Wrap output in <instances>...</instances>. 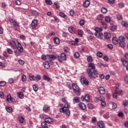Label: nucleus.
<instances>
[{
    "label": "nucleus",
    "instance_id": "de8ad7c7",
    "mask_svg": "<svg viewBox=\"0 0 128 128\" xmlns=\"http://www.w3.org/2000/svg\"><path fill=\"white\" fill-rule=\"evenodd\" d=\"M84 34V32H82V30H78V34L80 36V37L82 36V34Z\"/></svg>",
    "mask_w": 128,
    "mask_h": 128
},
{
    "label": "nucleus",
    "instance_id": "c756f323",
    "mask_svg": "<svg viewBox=\"0 0 128 128\" xmlns=\"http://www.w3.org/2000/svg\"><path fill=\"white\" fill-rule=\"evenodd\" d=\"M94 30H95L96 32H102V28H95Z\"/></svg>",
    "mask_w": 128,
    "mask_h": 128
},
{
    "label": "nucleus",
    "instance_id": "a211bd4d",
    "mask_svg": "<svg viewBox=\"0 0 128 128\" xmlns=\"http://www.w3.org/2000/svg\"><path fill=\"white\" fill-rule=\"evenodd\" d=\"M54 42L56 44H59L60 42V38L58 37H56L54 38Z\"/></svg>",
    "mask_w": 128,
    "mask_h": 128
},
{
    "label": "nucleus",
    "instance_id": "3c124183",
    "mask_svg": "<svg viewBox=\"0 0 128 128\" xmlns=\"http://www.w3.org/2000/svg\"><path fill=\"white\" fill-rule=\"evenodd\" d=\"M84 98L86 102H90V96L88 95H86Z\"/></svg>",
    "mask_w": 128,
    "mask_h": 128
},
{
    "label": "nucleus",
    "instance_id": "09e8293b",
    "mask_svg": "<svg viewBox=\"0 0 128 128\" xmlns=\"http://www.w3.org/2000/svg\"><path fill=\"white\" fill-rule=\"evenodd\" d=\"M35 78L36 80H37L38 81L40 80H42V77H40V75H36L35 76Z\"/></svg>",
    "mask_w": 128,
    "mask_h": 128
},
{
    "label": "nucleus",
    "instance_id": "2f4dec72",
    "mask_svg": "<svg viewBox=\"0 0 128 128\" xmlns=\"http://www.w3.org/2000/svg\"><path fill=\"white\" fill-rule=\"evenodd\" d=\"M97 20H100V22H102V20H104V16H102V15H98L97 16Z\"/></svg>",
    "mask_w": 128,
    "mask_h": 128
},
{
    "label": "nucleus",
    "instance_id": "bb28decb",
    "mask_svg": "<svg viewBox=\"0 0 128 128\" xmlns=\"http://www.w3.org/2000/svg\"><path fill=\"white\" fill-rule=\"evenodd\" d=\"M41 124H42V128H48V124L45 122H42Z\"/></svg>",
    "mask_w": 128,
    "mask_h": 128
},
{
    "label": "nucleus",
    "instance_id": "f8f14e48",
    "mask_svg": "<svg viewBox=\"0 0 128 128\" xmlns=\"http://www.w3.org/2000/svg\"><path fill=\"white\" fill-rule=\"evenodd\" d=\"M94 36L96 38H102V36H104V34L102 32H96L94 33Z\"/></svg>",
    "mask_w": 128,
    "mask_h": 128
},
{
    "label": "nucleus",
    "instance_id": "412c9836",
    "mask_svg": "<svg viewBox=\"0 0 128 128\" xmlns=\"http://www.w3.org/2000/svg\"><path fill=\"white\" fill-rule=\"evenodd\" d=\"M60 58L62 60H66V54L64 53H62L60 54Z\"/></svg>",
    "mask_w": 128,
    "mask_h": 128
},
{
    "label": "nucleus",
    "instance_id": "ddd939ff",
    "mask_svg": "<svg viewBox=\"0 0 128 128\" xmlns=\"http://www.w3.org/2000/svg\"><path fill=\"white\" fill-rule=\"evenodd\" d=\"M78 106L80 108H81V110H86V104L82 102H80L78 104Z\"/></svg>",
    "mask_w": 128,
    "mask_h": 128
},
{
    "label": "nucleus",
    "instance_id": "a19ab883",
    "mask_svg": "<svg viewBox=\"0 0 128 128\" xmlns=\"http://www.w3.org/2000/svg\"><path fill=\"white\" fill-rule=\"evenodd\" d=\"M22 80L23 82H24L26 80V75H23L22 76Z\"/></svg>",
    "mask_w": 128,
    "mask_h": 128
},
{
    "label": "nucleus",
    "instance_id": "774afa93",
    "mask_svg": "<svg viewBox=\"0 0 128 128\" xmlns=\"http://www.w3.org/2000/svg\"><path fill=\"white\" fill-rule=\"evenodd\" d=\"M9 84H14V81L13 78H10L8 80Z\"/></svg>",
    "mask_w": 128,
    "mask_h": 128
},
{
    "label": "nucleus",
    "instance_id": "39448f33",
    "mask_svg": "<svg viewBox=\"0 0 128 128\" xmlns=\"http://www.w3.org/2000/svg\"><path fill=\"white\" fill-rule=\"evenodd\" d=\"M98 92L100 94H106V89L102 86H100L98 88Z\"/></svg>",
    "mask_w": 128,
    "mask_h": 128
},
{
    "label": "nucleus",
    "instance_id": "680f3d73",
    "mask_svg": "<svg viewBox=\"0 0 128 128\" xmlns=\"http://www.w3.org/2000/svg\"><path fill=\"white\" fill-rule=\"evenodd\" d=\"M128 104V100H124L123 102V105L124 106H126Z\"/></svg>",
    "mask_w": 128,
    "mask_h": 128
},
{
    "label": "nucleus",
    "instance_id": "f3484780",
    "mask_svg": "<svg viewBox=\"0 0 128 128\" xmlns=\"http://www.w3.org/2000/svg\"><path fill=\"white\" fill-rule=\"evenodd\" d=\"M112 42L114 44H118V38L116 37H114L112 39Z\"/></svg>",
    "mask_w": 128,
    "mask_h": 128
},
{
    "label": "nucleus",
    "instance_id": "5fc2aeb1",
    "mask_svg": "<svg viewBox=\"0 0 128 128\" xmlns=\"http://www.w3.org/2000/svg\"><path fill=\"white\" fill-rule=\"evenodd\" d=\"M79 24H80V26H84V20H80L79 22Z\"/></svg>",
    "mask_w": 128,
    "mask_h": 128
},
{
    "label": "nucleus",
    "instance_id": "13d9d810",
    "mask_svg": "<svg viewBox=\"0 0 128 128\" xmlns=\"http://www.w3.org/2000/svg\"><path fill=\"white\" fill-rule=\"evenodd\" d=\"M116 103L112 104V108L113 110H116Z\"/></svg>",
    "mask_w": 128,
    "mask_h": 128
},
{
    "label": "nucleus",
    "instance_id": "2eb2a0df",
    "mask_svg": "<svg viewBox=\"0 0 128 128\" xmlns=\"http://www.w3.org/2000/svg\"><path fill=\"white\" fill-rule=\"evenodd\" d=\"M90 4V2L88 0H86L84 2L83 6L84 8H88Z\"/></svg>",
    "mask_w": 128,
    "mask_h": 128
},
{
    "label": "nucleus",
    "instance_id": "20e7f679",
    "mask_svg": "<svg viewBox=\"0 0 128 128\" xmlns=\"http://www.w3.org/2000/svg\"><path fill=\"white\" fill-rule=\"evenodd\" d=\"M72 87L73 88V92L76 94V95L80 96L82 94V90H80V88L75 84H72Z\"/></svg>",
    "mask_w": 128,
    "mask_h": 128
},
{
    "label": "nucleus",
    "instance_id": "9d476101",
    "mask_svg": "<svg viewBox=\"0 0 128 128\" xmlns=\"http://www.w3.org/2000/svg\"><path fill=\"white\" fill-rule=\"evenodd\" d=\"M44 122L47 124H52L54 122V119L48 117L44 119Z\"/></svg>",
    "mask_w": 128,
    "mask_h": 128
},
{
    "label": "nucleus",
    "instance_id": "4468645a",
    "mask_svg": "<svg viewBox=\"0 0 128 128\" xmlns=\"http://www.w3.org/2000/svg\"><path fill=\"white\" fill-rule=\"evenodd\" d=\"M73 102L74 104H78L80 102V98L78 96H76L73 99Z\"/></svg>",
    "mask_w": 128,
    "mask_h": 128
},
{
    "label": "nucleus",
    "instance_id": "8fccbe9b",
    "mask_svg": "<svg viewBox=\"0 0 128 128\" xmlns=\"http://www.w3.org/2000/svg\"><path fill=\"white\" fill-rule=\"evenodd\" d=\"M33 90H34V92H38V86H36V84L33 85Z\"/></svg>",
    "mask_w": 128,
    "mask_h": 128
},
{
    "label": "nucleus",
    "instance_id": "0eeeda50",
    "mask_svg": "<svg viewBox=\"0 0 128 128\" xmlns=\"http://www.w3.org/2000/svg\"><path fill=\"white\" fill-rule=\"evenodd\" d=\"M122 92V91L121 90H116L115 92L113 94V97L114 98H118V94H120Z\"/></svg>",
    "mask_w": 128,
    "mask_h": 128
},
{
    "label": "nucleus",
    "instance_id": "1a4fd4ad",
    "mask_svg": "<svg viewBox=\"0 0 128 128\" xmlns=\"http://www.w3.org/2000/svg\"><path fill=\"white\" fill-rule=\"evenodd\" d=\"M31 26L32 28H36L38 26V20H34L32 21Z\"/></svg>",
    "mask_w": 128,
    "mask_h": 128
},
{
    "label": "nucleus",
    "instance_id": "052dcab7",
    "mask_svg": "<svg viewBox=\"0 0 128 128\" xmlns=\"http://www.w3.org/2000/svg\"><path fill=\"white\" fill-rule=\"evenodd\" d=\"M62 36L64 38H66V36H68V33H66V32H63Z\"/></svg>",
    "mask_w": 128,
    "mask_h": 128
},
{
    "label": "nucleus",
    "instance_id": "cd10ccee",
    "mask_svg": "<svg viewBox=\"0 0 128 128\" xmlns=\"http://www.w3.org/2000/svg\"><path fill=\"white\" fill-rule=\"evenodd\" d=\"M18 120L20 124H24V117L20 116L18 118Z\"/></svg>",
    "mask_w": 128,
    "mask_h": 128
},
{
    "label": "nucleus",
    "instance_id": "f03ea898",
    "mask_svg": "<svg viewBox=\"0 0 128 128\" xmlns=\"http://www.w3.org/2000/svg\"><path fill=\"white\" fill-rule=\"evenodd\" d=\"M10 46H11L12 48H17L18 50L20 52H24L22 46V44H20V42H18V40H12L10 42Z\"/></svg>",
    "mask_w": 128,
    "mask_h": 128
},
{
    "label": "nucleus",
    "instance_id": "e433bc0d",
    "mask_svg": "<svg viewBox=\"0 0 128 128\" xmlns=\"http://www.w3.org/2000/svg\"><path fill=\"white\" fill-rule=\"evenodd\" d=\"M120 46L121 48H124V46H126V42H124V41L120 42Z\"/></svg>",
    "mask_w": 128,
    "mask_h": 128
},
{
    "label": "nucleus",
    "instance_id": "c03bdc74",
    "mask_svg": "<svg viewBox=\"0 0 128 128\" xmlns=\"http://www.w3.org/2000/svg\"><path fill=\"white\" fill-rule=\"evenodd\" d=\"M88 108H90V110H92L94 108V106H92V104H88L87 106Z\"/></svg>",
    "mask_w": 128,
    "mask_h": 128
},
{
    "label": "nucleus",
    "instance_id": "9b49d317",
    "mask_svg": "<svg viewBox=\"0 0 128 128\" xmlns=\"http://www.w3.org/2000/svg\"><path fill=\"white\" fill-rule=\"evenodd\" d=\"M6 100L9 102H14V98H12L10 94L7 96Z\"/></svg>",
    "mask_w": 128,
    "mask_h": 128
},
{
    "label": "nucleus",
    "instance_id": "5701e85b",
    "mask_svg": "<svg viewBox=\"0 0 128 128\" xmlns=\"http://www.w3.org/2000/svg\"><path fill=\"white\" fill-rule=\"evenodd\" d=\"M44 68H46V69L49 68L50 63L48 62H44Z\"/></svg>",
    "mask_w": 128,
    "mask_h": 128
},
{
    "label": "nucleus",
    "instance_id": "4be33fe9",
    "mask_svg": "<svg viewBox=\"0 0 128 128\" xmlns=\"http://www.w3.org/2000/svg\"><path fill=\"white\" fill-rule=\"evenodd\" d=\"M59 15L60 16L63 18H68V16H66V14H64V13L62 12H60L59 14Z\"/></svg>",
    "mask_w": 128,
    "mask_h": 128
},
{
    "label": "nucleus",
    "instance_id": "69168bd1",
    "mask_svg": "<svg viewBox=\"0 0 128 128\" xmlns=\"http://www.w3.org/2000/svg\"><path fill=\"white\" fill-rule=\"evenodd\" d=\"M118 116H120V118H122V116H124V113H122V112H119Z\"/></svg>",
    "mask_w": 128,
    "mask_h": 128
},
{
    "label": "nucleus",
    "instance_id": "f704fd0d",
    "mask_svg": "<svg viewBox=\"0 0 128 128\" xmlns=\"http://www.w3.org/2000/svg\"><path fill=\"white\" fill-rule=\"evenodd\" d=\"M6 110L8 112H12V108L8 106L6 107Z\"/></svg>",
    "mask_w": 128,
    "mask_h": 128
},
{
    "label": "nucleus",
    "instance_id": "ea45409f",
    "mask_svg": "<svg viewBox=\"0 0 128 128\" xmlns=\"http://www.w3.org/2000/svg\"><path fill=\"white\" fill-rule=\"evenodd\" d=\"M96 56H98V58H102V52H98L96 53Z\"/></svg>",
    "mask_w": 128,
    "mask_h": 128
},
{
    "label": "nucleus",
    "instance_id": "7ed1b4c3",
    "mask_svg": "<svg viewBox=\"0 0 128 128\" xmlns=\"http://www.w3.org/2000/svg\"><path fill=\"white\" fill-rule=\"evenodd\" d=\"M62 100L64 102H65L64 106L60 109V112H64L66 116H70V111L68 110V103L66 101V99L62 98Z\"/></svg>",
    "mask_w": 128,
    "mask_h": 128
},
{
    "label": "nucleus",
    "instance_id": "603ef678",
    "mask_svg": "<svg viewBox=\"0 0 128 128\" xmlns=\"http://www.w3.org/2000/svg\"><path fill=\"white\" fill-rule=\"evenodd\" d=\"M68 31L70 34H72L74 32V27H70L68 28Z\"/></svg>",
    "mask_w": 128,
    "mask_h": 128
},
{
    "label": "nucleus",
    "instance_id": "c9c22d12",
    "mask_svg": "<svg viewBox=\"0 0 128 128\" xmlns=\"http://www.w3.org/2000/svg\"><path fill=\"white\" fill-rule=\"evenodd\" d=\"M101 10L102 14H106V12H108V9H106V8H102Z\"/></svg>",
    "mask_w": 128,
    "mask_h": 128
},
{
    "label": "nucleus",
    "instance_id": "aec40b11",
    "mask_svg": "<svg viewBox=\"0 0 128 128\" xmlns=\"http://www.w3.org/2000/svg\"><path fill=\"white\" fill-rule=\"evenodd\" d=\"M43 110L44 112H48L50 110V106L48 105H45L44 106Z\"/></svg>",
    "mask_w": 128,
    "mask_h": 128
},
{
    "label": "nucleus",
    "instance_id": "dca6fc26",
    "mask_svg": "<svg viewBox=\"0 0 128 128\" xmlns=\"http://www.w3.org/2000/svg\"><path fill=\"white\" fill-rule=\"evenodd\" d=\"M47 56H48V60H54L56 58V56L52 54H48Z\"/></svg>",
    "mask_w": 128,
    "mask_h": 128
},
{
    "label": "nucleus",
    "instance_id": "f257e3e1",
    "mask_svg": "<svg viewBox=\"0 0 128 128\" xmlns=\"http://www.w3.org/2000/svg\"><path fill=\"white\" fill-rule=\"evenodd\" d=\"M87 73L90 78H98V71L96 68V65L93 63H89L87 68Z\"/></svg>",
    "mask_w": 128,
    "mask_h": 128
},
{
    "label": "nucleus",
    "instance_id": "6ab92c4d",
    "mask_svg": "<svg viewBox=\"0 0 128 128\" xmlns=\"http://www.w3.org/2000/svg\"><path fill=\"white\" fill-rule=\"evenodd\" d=\"M42 78L44 80H46L48 82H50V77L48 76L44 75L42 76Z\"/></svg>",
    "mask_w": 128,
    "mask_h": 128
},
{
    "label": "nucleus",
    "instance_id": "423d86ee",
    "mask_svg": "<svg viewBox=\"0 0 128 128\" xmlns=\"http://www.w3.org/2000/svg\"><path fill=\"white\" fill-rule=\"evenodd\" d=\"M81 82L85 84V86H88L90 82L88 80H86V78L84 77L81 78L80 80Z\"/></svg>",
    "mask_w": 128,
    "mask_h": 128
},
{
    "label": "nucleus",
    "instance_id": "7c9ffc66",
    "mask_svg": "<svg viewBox=\"0 0 128 128\" xmlns=\"http://www.w3.org/2000/svg\"><path fill=\"white\" fill-rule=\"evenodd\" d=\"M97 100H100V102H104V97L100 96L96 98Z\"/></svg>",
    "mask_w": 128,
    "mask_h": 128
},
{
    "label": "nucleus",
    "instance_id": "49530a36",
    "mask_svg": "<svg viewBox=\"0 0 128 128\" xmlns=\"http://www.w3.org/2000/svg\"><path fill=\"white\" fill-rule=\"evenodd\" d=\"M40 118H42V120H44V118H46V115L45 114H40Z\"/></svg>",
    "mask_w": 128,
    "mask_h": 128
},
{
    "label": "nucleus",
    "instance_id": "0e129e2a",
    "mask_svg": "<svg viewBox=\"0 0 128 128\" xmlns=\"http://www.w3.org/2000/svg\"><path fill=\"white\" fill-rule=\"evenodd\" d=\"M70 16H74V14L76 13L74 12V10H71L70 11Z\"/></svg>",
    "mask_w": 128,
    "mask_h": 128
},
{
    "label": "nucleus",
    "instance_id": "79ce46f5",
    "mask_svg": "<svg viewBox=\"0 0 128 128\" xmlns=\"http://www.w3.org/2000/svg\"><path fill=\"white\" fill-rule=\"evenodd\" d=\"M122 25L123 26H124V28H128V24H126V22L124 21H123L122 22Z\"/></svg>",
    "mask_w": 128,
    "mask_h": 128
},
{
    "label": "nucleus",
    "instance_id": "72a5a7b5",
    "mask_svg": "<svg viewBox=\"0 0 128 128\" xmlns=\"http://www.w3.org/2000/svg\"><path fill=\"white\" fill-rule=\"evenodd\" d=\"M32 14H34L35 16H38V12L36 10H30Z\"/></svg>",
    "mask_w": 128,
    "mask_h": 128
},
{
    "label": "nucleus",
    "instance_id": "e2e57ef3",
    "mask_svg": "<svg viewBox=\"0 0 128 128\" xmlns=\"http://www.w3.org/2000/svg\"><path fill=\"white\" fill-rule=\"evenodd\" d=\"M107 48H110V50H112V44H108L107 45Z\"/></svg>",
    "mask_w": 128,
    "mask_h": 128
},
{
    "label": "nucleus",
    "instance_id": "bf43d9fd",
    "mask_svg": "<svg viewBox=\"0 0 128 128\" xmlns=\"http://www.w3.org/2000/svg\"><path fill=\"white\" fill-rule=\"evenodd\" d=\"M46 3L47 4H52V2L50 0H46Z\"/></svg>",
    "mask_w": 128,
    "mask_h": 128
},
{
    "label": "nucleus",
    "instance_id": "4c0bfd02",
    "mask_svg": "<svg viewBox=\"0 0 128 128\" xmlns=\"http://www.w3.org/2000/svg\"><path fill=\"white\" fill-rule=\"evenodd\" d=\"M110 20H111L110 17L108 16H106L105 17V20L106 22H110Z\"/></svg>",
    "mask_w": 128,
    "mask_h": 128
},
{
    "label": "nucleus",
    "instance_id": "c85d7f7f",
    "mask_svg": "<svg viewBox=\"0 0 128 128\" xmlns=\"http://www.w3.org/2000/svg\"><path fill=\"white\" fill-rule=\"evenodd\" d=\"M87 60L88 62H94V59H92V56H89L87 58Z\"/></svg>",
    "mask_w": 128,
    "mask_h": 128
},
{
    "label": "nucleus",
    "instance_id": "473e14b6",
    "mask_svg": "<svg viewBox=\"0 0 128 128\" xmlns=\"http://www.w3.org/2000/svg\"><path fill=\"white\" fill-rule=\"evenodd\" d=\"M118 40H119L120 42H126V40L124 39V36H119Z\"/></svg>",
    "mask_w": 128,
    "mask_h": 128
},
{
    "label": "nucleus",
    "instance_id": "393cba45",
    "mask_svg": "<svg viewBox=\"0 0 128 128\" xmlns=\"http://www.w3.org/2000/svg\"><path fill=\"white\" fill-rule=\"evenodd\" d=\"M104 36L106 38H110V34L108 32H106L104 34Z\"/></svg>",
    "mask_w": 128,
    "mask_h": 128
},
{
    "label": "nucleus",
    "instance_id": "a878e982",
    "mask_svg": "<svg viewBox=\"0 0 128 128\" xmlns=\"http://www.w3.org/2000/svg\"><path fill=\"white\" fill-rule=\"evenodd\" d=\"M18 96L19 98L22 100V98H24V92H20L19 93H18Z\"/></svg>",
    "mask_w": 128,
    "mask_h": 128
},
{
    "label": "nucleus",
    "instance_id": "a18cd8bd",
    "mask_svg": "<svg viewBox=\"0 0 128 128\" xmlns=\"http://www.w3.org/2000/svg\"><path fill=\"white\" fill-rule=\"evenodd\" d=\"M7 52H8V54H14V52H13L12 50V49H10V48H8V49H7Z\"/></svg>",
    "mask_w": 128,
    "mask_h": 128
},
{
    "label": "nucleus",
    "instance_id": "4d7b16f0",
    "mask_svg": "<svg viewBox=\"0 0 128 128\" xmlns=\"http://www.w3.org/2000/svg\"><path fill=\"white\" fill-rule=\"evenodd\" d=\"M18 62L22 66H24V61L22 60H18Z\"/></svg>",
    "mask_w": 128,
    "mask_h": 128
},
{
    "label": "nucleus",
    "instance_id": "6e6d98bb",
    "mask_svg": "<svg viewBox=\"0 0 128 128\" xmlns=\"http://www.w3.org/2000/svg\"><path fill=\"white\" fill-rule=\"evenodd\" d=\"M30 80H36V76H32L29 77Z\"/></svg>",
    "mask_w": 128,
    "mask_h": 128
},
{
    "label": "nucleus",
    "instance_id": "338daca9",
    "mask_svg": "<svg viewBox=\"0 0 128 128\" xmlns=\"http://www.w3.org/2000/svg\"><path fill=\"white\" fill-rule=\"evenodd\" d=\"M124 80L125 82H126V84H128V76H126L125 77H124Z\"/></svg>",
    "mask_w": 128,
    "mask_h": 128
},
{
    "label": "nucleus",
    "instance_id": "864d4df0",
    "mask_svg": "<svg viewBox=\"0 0 128 128\" xmlns=\"http://www.w3.org/2000/svg\"><path fill=\"white\" fill-rule=\"evenodd\" d=\"M5 84H6V82L4 81L0 82V86H4Z\"/></svg>",
    "mask_w": 128,
    "mask_h": 128
},
{
    "label": "nucleus",
    "instance_id": "58836bf2",
    "mask_svg": "<svg viewBox=\"0 0 128 128\" xmlns=\"http://www.w3.org/2000/svg\"><path fill=\"white\" fill-rule=\"evenodd\" d=\"M42 60H48V55H42Z\"/></svg>",
    "mask_w": 128,
    "mask_h": 128
},
{
    "label": "nucleus",
    "instance_id": "6e6552de",
    "mask_svg": "<svg viewBox=\"0 0 128 128\" xmlns=\"http://www.w3.org/2000/svg\"><path fill=\"white\" fill-rule=\"evenodd\" d=\"M121 62L124 66H126V70H128V62L124 59H122Z\"/></svg>",
    "mask_w": 128,
    "mask_h": 128
},
{
    "label": "nucleus",
    "instance_id": "37998d69",
    "mask_svg": "<svg viewBox=\"0 0 128 128\" xmlns=\"http://www.w3.org/2000/svg\"><path fill=\"white\" fill-rule=\"evenodd\" d=\"M74 56L76 58H80V53L78 52H76L74 54Z\"/></svg>",
    "mask_w": 128,
    "mask_h": 128
},
{
    "label": "nucleus",
    "instance_id": "b1692460",
    "mask_svg": "<svg viewBox=\"0 0 128 128\" xmlns=\"http://www.w3.org/2000/svg\"><path fill=\"white\" fill-rule=\"evenodd\" d=\"M97 124H98V126H99V128H104V124L100 122H98Z\"/></svg>",
    "mask_w": 128,
    "mask_h": 128
}]
</instances>
